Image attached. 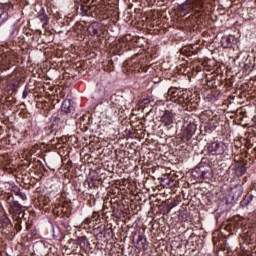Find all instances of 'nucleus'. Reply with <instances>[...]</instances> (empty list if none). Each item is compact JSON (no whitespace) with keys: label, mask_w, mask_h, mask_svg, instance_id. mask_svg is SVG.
Masks as SVG:
<instances>
[{"label":"nucleus","mask_w":256,"mask_h":256,"mask_svg":"<svg viewBox=\"0 0 256 256\" xmlns=\"http://www.w3.org/2000/svg\"><path fill=\"white\" fill-rule=\"evenodd\" d=\"M13 61H15V51L9 50L4 52L1 55L3 70L7 71L8 69H11V66L13 65Z\"/></svg>","instance_id":"1"},{"label":"nucleus","mask_w":256,"mask_h":256,"mask_svg":"<svg viewBox=\"0 0 256 256\" xmlns=\"http://www.w3.org/2000/svg\"><path fill=\"white\" fill-rule=\"evenodd\" d=\"M123 103H125V99L121 95L113 94L110 97V106L112 109H121V107H123Z\"/></svg>","instance_id":"2"},{"label":"nucleus","mask_w":256,"mask_h":256,"mask_svg":"<svg viewBox=\"0 0 256 256\" xmlns=\"http://www.w3.org/2000/svg\"><path fill=\"white\" fill-rule=\"evenodd\" d=\"M212 155H223L225 153V144L223 142H213L209 147Z\"/></svg>","instance_id":"3"},{"label":"nucleus","mask_w":256,"mask_h":256,"mask_svg":"<svg viewBox=\"0 0 256 256\" xmlns=\"http://www.w3.org/2000/svg\"><path fill=\"white\" fill-rule=\"evenodd\" d=\"M193 9V0H186L178 6V11L182 15H189V13H193Z\"/></svg>","instance_id":"4"},{"label":"nucleus","mask_w":256,"mask_h":256,"mask_svg":"<svg viewBox=\"0 0 256 256\" xmlns=\"http://www.w3.org/2000/svg\"><path fill=\"white\" fill-rule=\"evenodd\" d=\"M191 101V96L189 95V92L185 89H181L178 92V98L176 100V103L178 104H185L188 105Z\"/></svg>","instance_id":"5"},{"label":"nucleus","mask_w":256,"mask_h":256,"mask_svg":"<svg viewBox=\"0 0 256 256\" xmlns=\"http://www.w3.org/2000/svg\"><path fill=\"white\" fill-rule=\"evenodd\" d=\"M61 111L64 115H73L75 113V106L71 103V99H65L63 101Z\"/></svg>","instance_id":"6"},{"label":"nucleus","mask_w":256,"mask_h":256,"mask_svg":"<svg viewBox=\"0 0 256 256\" xmlns=\"http://www.w3.org/2000/svg\"><path fill=\"white\" fill-rule=\"evenodd\" d=\"M195 131H197V124L189 123L183 133L184 139L189 141L195 135Z\"/></svg>","instance_id":"7"},{"label":"nucleus","mask_w":256,"mask_h":256,"mask_svg":"<svg viewBox=\"0 0 256 256\" xmlns=\"http://www.w3.org/2000/svg\"><path fill=\"white\" fill-rule=\"evenodd\" d=\"M7 202L9 203L10 207H14L16 215L23 212V206L17 200H14L13 196H8Z\"/></svg>","instance_id":"8"},{"label":"nucleus","mask_w":256,"mask_h":256,"mask_svg":"<svg viewBox=\"0 0 256 256\" xmlns=\"http://www.w3.org/2000/svg\"><path fill=\"white\" fill-rule=\"evenodd\" d=\"M174 117L173 112L165 110L164 114L162 115L161 122L165 125V127H169V125H172Z\"/></svg>","instance_id":"9"},{"label":"nucleus","mask_w":256,"mask_h":256,"mask_svg":"<svg viewBox=\"0 0 256 256\" xmlns=\"http://www.w3.org/2000/svg\"><path fill=\"white\" fill-rule=\"evenodd\" d=\"M198 167L200 171H202V179H211V166H209V164H203V162H201Z\"/></svg>","instance_id":"10"},{"label":"nucleus","mask_w":256,"mask_h":256,"mask_svg":"<svg viewBox=\"0 0 256 256\" xmlns=\"http://www.w3.org/2000/svg\"><path fill=\"white\" fill-rule=\"evenodd\" d=\"M233 43H235V36L233 35L223 36L221 38V45L224 47V49H229Z\"/></svg>","instance_id":"11"},{"label":"nucleus","mask_w":256,"mask_h":256,"mask_svg":"<svg viewBox=\"0 0 256 256\" xmlns=\"http://www.w3.org/2000/svg\"><path fill=\"white\" fill-rule=\"evenodd\" d=\"M179 91H181V88H177V87L169 88L167 95L168 97H170V101H172L173 103H177V99L179 97Z\"/></svg>","instance_id":"12"},{"label":"nucleus","mask_w":256,"mask_h":256,"mask_svg":"<svg viewBox=\"0 0 256 256\" xmlns=\"http://www.w3.org/2000/svg\"><path fill=\"white\" fill-rule=\"evenodd\" d=\"M38 19L42 25H49V16L45 13V8H41L38 12Z\"/></svg>","instance_id":"13"},{"label":"nucleus","mask_w":256,"mask_h":256,"mask_svg":"<svg viewBox=\"0 0 256 256\" xmlns=\"http://www.w3.org/2000/svg\"><path fill=\"white\" fill-rule=\"evenodd\" d=\"M217 77H219L216 73H211L209 76H206V81L208 83H211V84H208L209 87H217V85H215V82L213 81H216Z\"/></svg>","instance_id":"14"},{"label":"nucleus","mask_w":256,"mask_h":256,"mask_svg":"<svg viewBox=\"0 0 256 256\" xmlns=\"http://www.w3.org/2000/svg\"><path fill=\"white\" fill-rule=\"evenodd\" d=\"M247 172V167H245V164L241 163L238 164L236 167V175L238 177H243V174Z\"/></svg>","instance_id":"15"},{"label":"nucleus","mask_w":256,"mask_h":256,"mask_svg":"<svg viewBox=\"0 0 256 256\" xmlns=\"http://www.w3.org/2000/svg\"><path fill=\"white\" fill-rule=\"evenodd\" d=\"M251 201H253V196L252 194H248L244 197V199L240 202V206L242 207H247Z\"/></svg>","instance_id":"16"},{"label":"nucleus","mask_w":256,"mask_h":256,"mask_svg":"<svg viewBox=\"0 0 256 256\" xmlns=\"http://www.w3.org/2000/svg\"><path fill=\"white\" fill-rule=\"evenodd\" d=\"M9 19V13L3 11L2 13H0V27L1 25H3L4 23H6V21Z\"/></svg>","instance_id":"17"},{"label":"nucleus","mask_w":256,"mask_h":256,"mask_svg":"<svg viewBox=\"0 0 256 256\" xmlns=\"http://www.w3.org/2000/svg\"><path fill=\"white\" fill-rule=\"evenodd\" d=\"M52 231H53V238L54 239H56V240H59V237H60V235H61V230H59V227H55V226H53L52 227Z\"/></svg>","instance_id":"18"},{"label":"nucleus","mask_w":256,"mask_h":256,"mask_svg":"<svg viewBox=\"0 0 256 256\" xmlns=\"http://www.w3.org/2000/svg\"><path fill=\"white\" fill-rule=\"evenodd\" d=\"M194 177H197V179H203V172L202 170L199 168V166H197L194 171Z\"/></svg>","instance_id":"19"},{"label":"nucleus","mask_w":256,"mask_h":256,"mask_svg":"<svg viewBox=\"0 0 256 256\" xmlns=\"http://www.w3.org/2000/svg\"><path fill=\"white\" fill-rule=\"evenodd\" d=\"M15 196L20 197L22 201H27V195L24 192H22L21 189H17V191L15 192Z\"/></svg>","instance_id":"20"},{"label":"nucleus","mask_w":256,"mask_h":256,"mask_svg":"<svg viewBox=\"0 0 256 256\" xmlns=\"http://www.w3.org/2000/svg\"><path fill=\"white\" fill-rule=\"evenodd\" d=\"M193 1V9L197 7V9L203 8V0H192Z\"/></svg>","instance_id":"21"},{"label":"nucleus","mask_w":256,"mask_h":256,"mask_svg":"<svg viewBox=\"0 0 256 256\" xmlns=\"http://www.w3.org/2000/svg\"><path fill=\"white\" fill-rule=\"evenodd\" d=\"M72 167H73V161L68 160L65 168L67 169V171H70Z\"/></svg>","instance_id":"22"},{"label":"nucleus","mask_w":256,"mask_h":256,"mask_svg":"<svg viewBox=\"0 0 256 256\" xmlns=\"http://www.w3.org/2000/svg\"><path fill=\"white\" fill-rule=\"evenodd\" d=\"M15 229L18 232L21 231L22 227H21V221L20 220H18L17 223L15 224Z\"/></svg>","instance_id":"23"},{"label":"nucleus","mask_w":256,"mask_h":256,"mask_svg":"<svg viewBox=\"0 0 256 256\" xmlns=\"http://www.w3.org/2000/svg\"><path fill=\"white\" fill-rule=\"evenodd\" d=\"M56 131L55 130H53V127H49L48 128V135H56Z\"/></svg>","instance_id":"24"},{"label":"nucleus","mask_w":256,"mask_h":256,"mask_svg":"<svg viewBox=\"0 0 256 256\" xmlns=\"http://www.w3.org/2000/svg\"><path fill=\"white\" fill-rule=\"evenodd\" d=\"M18 219L19 221H21V219H25V211L18 213Z\"/></svg>","instance_id":"25"},{"label":"nucleus","mask_w":256,"mask_h":256,"mask_svg":"<svg viewBox=\"0 0 256 256\" xmlns=\"http://www.w3.org/2000/svg\"><path fill=\"white\" fill-rule=\"evenodd\" d=\"M86 241H87V237H85V236L78 238V243H84V245H85Z\"/></svg>","instance_id":"26"},{"label":"nucleus","mask_w":256,"mask_h":256,"mask_svg":"<svg viewBox=\"0 0 256 256\" xmlns=\"http://www.w3.org/2000/svg\"><path fill=\"white\" fill-rule=\"evenodd\" d=\"M242 68L244 69V71H249L251 66H249V64H244Z\"/></svg>","instance_id":"27"},{"label":"nucleus","mask_w":256,"mask_h":256,"mask_svg":"<svg viewBox=\"0 0 256 256\" xmlns=\"http://www.w3.org/2000/svg\"><path fill=\"white\" fill-rule=\"evenodd\" d=\"M28 92L27 90H24L22 93V99H27Z\"/></svg>","instance_id":"28"},{"label":"nucleus","mask_w":256,"mask_h":256,"mask_svg":"<svg viewBox=\"0 0 256 256\" xmlns=\"http://www.w3.org/2000/svg\"><path fill=\"white\" fill-rule=\"evenodd\" d=\"M142 103H144V105H147V104L149 103V99H148V98L143 99V100H142Z\"/></svg>","instance_id":"29"},{"label":"nucleus","mask_w":256,"mask_h":256,"mask_svg":"<svg viewBox=\"0 0 256 256\" xmlns=\"http://www.w3.org/2000/svg\"><path fill=\"white\" fill-rule=\"evenodd\" d=\"M124 39H125L126 41H129V39H131V35H126V36L124 37Z\"/></svg>","instance_id":"30"},{"label":"nucleus","mask_w":256,"mask_h":256,"mask_svg":"<svg viewBox=\"0 0 256 256\" xmlns=\"http://www.w3.org/2000/svg\"><path fill=\"white\" fill-rule=\"evenodd\" d=\"M92 217H93L94 219H96V217H99V214L94 213Z\"/></svg>","instance_id":"31"},{"label":"nucleus","mask_w":256,"mask_h":256,"mask_svg":"<svg viewBox=\"0 0 256 256\" xmlns=\"http://www.w3.org/2000/svg\"><path fill=\"white\" fill-rule=\"evenodd\" d=\"M53 213H59V211H57V208L53 209Z\"/></svg>","instance_id":"32"},{"label":"nucleus","mask_w":256,"mask_h":256,"mask_svg":"<svg viewBox=\"0 0 256 256\" xmlns=\"http://www.w3.org/2000/svg\"><path fill=\"white\" fill-rule=\"evenodd\" d=\"M94 33H97V30H96V31H94Z\"/></svg>","instance_id":"33"}]
</instances>
